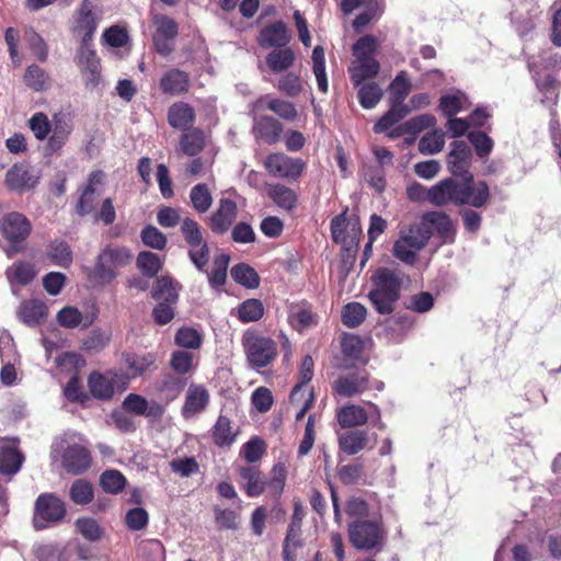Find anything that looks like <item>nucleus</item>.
Wrapping results in <instances>:
<instances>
[{"label":"nucleus","mask_w":561,"mask_h":561,"mask_svg":"<svg viewBox=\"0 0 561 561\" xmlns=\"http://www.w3.org/2000/svg\"><path fill=\"white\" fill-rule=\"evenodd\" d=\"M491 199L490 187L485 181L474 183L469 174L466 181L447 178L428 188V202L434 206L454 204L470 205L474 208L484 207Z\"/></svg>","instance_id":"f257e3e1"},{"label":"nucleus","mask_w":561,"mask_h":561,"mask_svg":"<svg viewBox=\"0 0 561 561\" xmlns=\"http://www.w3.org/2000/svg\"><path fill=\"white\" fill-rule=\"evenodd\" d=\"M240 486L249 497L262 495L266 489L271 496L278 499L284 492L287 469L283 462H276L267 478L256 465L241 466L238 469Z\"/></svg>","instance_id":"f03ea898"},{"label":"nucleus","mask_w":561,"mask_h":561,"mask_svg":"<svg viewBox=\"0 0 561 561\" xmlns=\"http://www.w3.org/2000/svg\"><path fill=\"white\" fill-rule=\"evenodd\" d=\"M373 288L367 297L379 314H391L401 297L402 277L389 267L377 268L370 277Z\"/></svg>","instance_id":"7ed1b4c3"},{"label":"nucleus","mask_w":561,"mask_h":561,"mask_svg":"<svg viewBox=\"0 0 561 561\" xmlns=\"http://www.w3.org/2000/svg\"><path fill=\"white\" fill-rule=\"evenodd\" d=\"M241 343L249 366L255 370L270 366L278 355L277 342L254 329L244 331Z\"/></svg>","instance_id":"20e7f679"},{"label":"nucleus","mask_w":561,"mask_h":561,"mask_svg":"<svg viewBox=\"0 0 561 561\" xmlns=\"http://www.w3.org/2000/svg\"><path fill=\"white\" fill-rule=\"evenodd\" d=\"M432 234V228L424 220L401 230L393 244V255L405 264H414L417 252L426 247Z\"/></svg>","instance_id":"39448f33"},{"label":"nucleus","mask_w":561,"mask_h":561,"mask_svg":"<svg viewBox=\"0 0 561 561\" xmlns=\"http://www.w3.org/2000/svg\"><path fill=\"white\" fill-rule=\"evenodd\" d=\"M348 538L357 550L383 549L387 539V529L381 520L359 519L348 525Z\"/></svg>","instance_id":"423d86ee"},{"label":"nucleus","mask_w":561,"mask_h":561,"mask_svg":"<svg viewBox=\"0 0 561 561\" xmlns=\"http://www.w3.org/2000/svg\"><path fill=\"white\" fill-rule=\"evenodd\" d=\"M181 232L190 247L188 257L195 267L201 272H206L205 267L209 261L210 250L207 241L203 238L202 227L190 217L181 221Z\"/></svg>","instance_id":"0eeeda50"},{"label":"nucleus","mask_w":561,"mask_h":561,"mask_svg":"<svg viewBox=\"0 0 561 561\" xmlns=\"http://www.w3.org/2000/svg\"><path fill=\"white\" fill-rule=\"evenodd\" d=\"M0 231L10 243L13 252L23 251L21 245L31 234L32 224L28 218L19 211L5 214L0 221Z\"/></svg>","instance_id":"6e6552de"},{"label":"nucleus","mask_w":561,"mask_h":561,"mask_svg":"<svg viewBox=\"0 0 561 561\" xmlns=\"http://www.w3.org/2000/svg\"><path fill=\"white\" fill-rule=\"evenodd\" d=\"M66 515V506L62 500L54 493H43L35 502L33 525L39 530L49 524L60 522Z\"/></svg>","instance_id":"1a4fd4ad"},{"label":"nucleus","mask_w":561,"mask_h":561,"mask_svg":"<svg viewBox=\"0 0 561 561\" xmlns=\"http://www.w3.org/2000/svg\"><path fill=\"white\" fill-rule=\"evenodd\" d=\"M264 167L273 176L296 182L306 169V162L300 158H293L285 153L276 152L266 157Z\"/></svg>","instance_id":"9d476101"},{"label":"nucleus","mask_w":561,"mask_h":561,"mask_svg":"<svg viewBox=\"0 0 561 561\" xmlns=\"http://www.w3.org/2000/svg\"><path fill=\"white\" fill-rule=\"evenodd\" d=\"M305 515L306 513L302 504L300 502H295L290 523L282 547L284 561H296L297 550L304 547L301 536Z\"/></svg>","instance_id":"9b49d317"},{"label":"nucleus","mask_w":561,"mask_h":561,"mask_svg":"<svg viewBox=\"0 0 561 561\" xmlns=\"http://www.w3.org/2000/svg\"><path fill=\"white\" fill-rule=\"evenodd\" d=\"M156 32L152 36L154 50L163 56H170L174 50V41L179 34V24L168 15L154 18Z\"/></svg>","instance_id":"f8f14e48"},{"label":"nucleus","mask_w":561,"mask_h":561,"mask_svg":"<svg viewBox=\"0 0 561 561\" xmlns=\"http://www.w3.org/2000/svg\"><path fill=\"white\" fill-rule=\"evenodd\" d=\"M369 380L370 376L366 370L352 371L335 379L332 389L341 397L352 398L368 390Z\"/></svg>","instance_id":"ddd939ff"},{"label":"nucleus","mask_w":561,"mask_h":561,"mask_svg":"<svg viewBox=\"0 0 561 561\" xmlns=\"http://www.w3.org/2000/svg\"><path fill=\"white\" fill-rule=\"evenodd\" d=\"M450 147L451 150L447 156L448 170L454 176L462 178V181H466L467 176L471 174L469 172L472 159L471 149L463 140H455Z\"/></svg>","instance_id":"4468645a"},{"label":"nucleus","mask_w":561,"mask_h":561,"mask_svg":"<svg viewBox=\"0 0 561 561\" xmlns=\"http://www.w3.org/2000/svg\"><path fill=\"white\" fill-rule=\"evenodd\" d=\"M237 215V203L231 198H220L218 207L209 217V229L217 234L227 232L234 222Z\"/></svg>","instance_id":"2eb2a0df"},{"label":"nucleus","mask_w":561,"mask_h":561,"mask_svg":"<svg viewBox=\"0 0 561 561\" xmlns=\"http://www.w3.org/2000/svg\"><path fill=\"white\" fill-rule=\"evenodd\" d=\"M122 359L126 367V375L124 376L126 380L139 378L157 369V355L151 352L145 354L125 352Z\"/></svg>","instance_id":"dca6fc26"},{"label":"nucleus","mask_w":561,"mask_h":561,"mask_svg":"<svg viewBox=\"0 0 561 561\" xmlns=\"http://www.w3.org/2000/svg\"><path fill=\"white\" fill-rule=\"evenodd\" d=\"M290 39V31L287 24L280 20L263 26L256 37V42L262 48L285 47Z\"/></svg>","instance_id":"f3484780"},{"label":"nucleus","mask_w":561,"mask_h":561,"mask_svg":"<svg viewBox=\"0 0 561 561\" xmlns=\"http://www.w3.org/2000/svg\"><path fill=\"white\" fill-rule=\"evenodd\" d=\"M75 61L89 88H96L101 83V60L95 50H78Z\"/></svg>","instance_id":"a211bd4d"},{"label":"nucleus","mask_w":561,"mask_h":561,"mask_svg":"<svg viewBox=\"0 0 561 561\" xmlns=\"http://www.w3.org/2000/svg\"><path fill=\"white\" fill-rule=\"evenodd\" d=\"M105 174L102 170L92 171L85 186L82 188L80 198L76 204V213L83 217L95 211L96 186L102 185Z\"/></svg>","instance_id":"6ab92c4d"},{"label":"nucleus","mask_w":561,"mask_h":561,"mask_svg":"<svg viewBox=\"0 0 561 561\" xmlns=\"http://www.w3.org/2000/svg\"><path fill=\"white\" fill-rule=\"evenodd\" d=\"M159 89L165 95H184L191 89V76L185 70L170 68L160 78Z\"/></svg>","instance_id":"aec40b11"},{"label":"nucleus","mask_w":561,"mask_h":561,"mask_svg":"<svg viewBox=\"0 0 561 561\" xmlns=\"http://www.w3.org/2000/svg\"><path fill=\"white\" fill-rule=\"evenodd\" d=\"M118 374L114 370L106 373L92 371L88 377L89 391L93 398L101 401H108L115 394V383Z\"/></svg>","instance_id":"412c9836"},{"label":"nucleus","mask_w":561,"mask_h":561,"mask_svg":"<svg viewBox=\"0 0 561 561\" xmlns=\"http://www.w3.org/2000/svg\"><path fill=\"white\" fill-rule=\"evenodd\" d=\"M91 465V453L84 446L70 445L64 451L62 466L68 473L81 474L89 470Z\"/></svg>","instance_id":"4be33fe9"},{"label":"nucleus","mask_w":561,"mask_h":561,"mask_svg":"<svg viewBox=\"0 0 561 561\" xmlns=\"http://www.w3.org/2000/svg\"><path fill=\"white\" fill-rule=\"evenodd\" d=\"M209 400L210 396L205 386L191 383L185 396L184 404L182 407V416L184 419H191L202 413L208 407Z\"/></svg>","instance_id":"5701e85b"},{"label":"nucleus","mask_w":561,"mask_h":561,"mask_svg":"<svg viewBox=\"0 0 561 561\" xmlns=\"http://www.w3.org/2000/svg\"><path fill=\"white\" fill-rule=\"evenodd\" d=\"M4 184L8 190L22 193L34 188L37 178L32 174L27 165L15 163L7 171Z\"/></svg>","instance_id":"b1692460"},{"label":"nucleus","mask_w":561,"mask_h":561,"mask_svg":"<svg viewBox=\"0 0 561 561\" xmlns=\"http://www.w3.org/2000/svg\"><path fill=\"white\" fill-rule=\"evenodd\" d=\"M239 432V427L233 426L232 421L227 415L219 414L210 430V435L215 446L229 448L236 443Z\"/></svg>","instance_id":"393cba45"},{"label":"nucleus","mask_w":561,"mask_h":561,"mask_svg":"<svg viewBox=\"0 0 561 561\" xmlns=\"http://www.w3.org/2000/svg\"><path fill=\"white\" fill-rule=\"evenodd\" d=\"M167 117L172 128L184 131L193 127L196 113L191 104L178 101L168 108Z\"/></svg>","instance_id":"a878e982"},{"label":"nucleus","mask_w":561,"mask_h":561,"mask_svg":"<svg viewBox=\"0 0 561 561\" xmlns=\"http://www.w3.org/2000/svg\"><path fill=\"white\" fill-rule=\"evenodd\" d=\"M423 220L431 228L432 226L435 228L437 236L443 242H455L457 228L449 215L444 211H430L423 216Z\"/></svg>","instance_id":"bb28decb"},{"label":"nucleus","mask_w":561,"mask_h":561,"mask_svg":"<svg viewBox=\"0 0 561 561\" xmlns=\"http://www.w3.org/2000/svg\"><path fill=\"white\" fill-rule=\"evenodd\" d=\"M186 379L175 374H163L154 383L156 392L167 403L174 401L184 390Z\"/></svg>","instance_id":"cd10ccee"},{"label":"nucleus","mask_w":561,"mask_h":561,"mask_svg":"<svg viewBox=\"0 0 561 561\" xmlns=\"http://www.w3.org/2000/svg\"><path fill=\"white\" fill-rule=\"evenodd\" d=\"M336 420L342 428L352 430L368 422V412L362 405L348 403L337 410Z\"/></svg>","instance_id":"c85d7f7f"},{"label":"nucleus","mask_w":561,"mask_h":561,"mask_svg":"<svg viewBox=\"0 0 561 561\" xmlns=\"http://www.w3.org/2000/svg\"><path fill=\"white\" fill-rule=\"evenodd\" d=\"M368 434L363 430H348L337 438L339 451L347 456H354L367 447Z\"/></svg>","instance_id":"c756f323"},{"label":"nucleus","mask_w":561,"mask_h":561,"mask_svg":"<svg viewBox=\"0 0 561 561\" xmlns=\"http://www.w3.org/2000/svg\"><path fill=\"white\" fill-rule=\"evenodd\" d=\"M314 360L311 355L304 356L298 371V382L293 388L289 394V401L291 404L299 403L300 399L305 397L306 392L310 388L307 385L313 377Z\"/></svg>","instance_id":"7c9ffc66"},{"label":"nucleus","mask_w":561,"mask_h":561,"mask_svg":"<svg viewBox=\"0 0 561 561\" xmlns=\"http://www.w3.org/2000/svg\"><path fill=\"white\" fill-rule=\"evenodd\" d=\"M118 273L108 260L102 259V252L99 253L93 267L87 268L88 279L94 286H104L113 282Z\"/></svg>","instance_id":"2f4dec72"},{"label":"nucleus","mask_w":561,"mask_h":561,"mask_svg":"<svg viewBox=\"0 0 561 561\" xmlns=\"http://www.w3.org/2000/svg\"><path fill=\"white\" fill-rule=\"evenodd\" d=\"M253 129L256 138L268 145H274L280 139L283 125L276 118L264 115L255 122Z\"/></svg>","instance_id":"473e14b6"},{"label":"nucleus","mask_w":561,"mask_h":561,"mask_svg":"<svg viewBox=\"0 0 561 561\" xmlns=\"http://www.w3.org/2000/svg\"><path fill=\"white\" fill-rule=\"evenodd\" d=\"M180 147L184 154L195 157L206 147V136L203 129L192 127L180 136Z\"/></svg>","instance_id":"72a5a7b5"},{"label":"nucleus","mask_w":561,"mask_h":561,"mask_svg":"<svg viewBox=\"0 0 561 561\" xmlns=\"http://www.w3.org/2000/svg\"><path fill=\"white\" fill-rule=\"evenodd\" d=\"M380 70V64L376 59H356L348 68L351 81L355 87L365 80L375 78Z\"/></svg>","instance_id":"f704fd0d"},{"label":"nucleus","mask_w":561,"mask_h":561,"mask_svg":"<svg viewBox=\"0 0 561 561\" xmlns=\"http://www.w3.org/2000/svg\"><path fill=\"white\" fill-rule=\"evenodd\" d=\"M268 197L282 209L286 211L294 210L298 205L297 193L280 183L271 184L267 188Z\"/></svg>","instance_id":"c9c22d12"},{"label":"nucleus","mask_w":561,"mask_h":561,"mask_svg":"<svg viewBox=\"0 0 561 561\" xmlns=\"http://www.w3.org/2000/svg\"><path fill=\"white\" fill-rule=\"evenodd\" d=\"M295 60V53L287 46L274 48L265 58L268 69L274 73H280L288 70L294 65Z\"/></svg>","instance_id":"e433bc0d"},{"label":"nucleus","mask_w":561,"mask_h":561,"mask_svg":"<svg viewBox=\"0 0 561 561\" xmlns=\"http://www.w3.org/2000/svg\"><path fill=\"white\" fill-rule=\"evenodd\" d=\"M24 455L15 447H0V473L14 476L18 473L24 462Z\"/></svg>","instance_id":"4c0bfd02"},{"label":"nucleus","mask_w":561,"mask_h":561,"mask_svg":"<svg viewBox=\"0 0 561 561\" xmlns=\"http://www.w3.org/2000/svg\"><path fill=\"white\" fill-rule=\"evenodd\" d=\"M411 108L409 105L390 103L389 110L375 123L373 129L376 134L388 131L393 125L403 119Z\"/></svg>","instance_id":"58836bf2"},{"label":"nucleus","mask_w":561,"mask_h":561,"mask_svg":"<svg viewBox=\"0 0 561 561\" xmlns=\"http://www.w3.org/2000/svg\"><path fill=\"white\" fill-rule=\"evenodd\" d=\"M5 274L11 283L26 286L34 280L37 273L33 263L18 261L7 270Z\"/></svg>","instance_id":"ea45409f"},{"label":"nucleus","mask_w":561,"mask_h":561,"mask_svg":"<svg viewBox=\"0 0 561 561\" xmlns=\"http://www.w3.org/2000/svg\"><path fill=\"white\" fill-rule=\"evenodd\" d=\"M19 314L25 324L35 327L47 316V307L41 300H28L21 305Z\"/></svg>","instance_id":"a19ab883"},{"label":"nucleus","mask_w":561,"mask_h":561,"mask_svg":"<svg viewBox=\"0 0 561 561\" xmlns=\"http://www.w3.org/2000/svg\"><path fill=\"white\" fill-rule=\"evenodd\" d=\"M192 208L198 214H205L213 205V195L207 184L198 183L190 191Z\"/></svg>","instance_id":"79ce46f5"},{"label":"nucleus","mask_w":561,"mask_h":561,"mask_svg":"<svg viewBox=\"0 0 561 561\" xmlns=\"http://www.w3.org/2000/svg\"><path fill=\"white\" fill-rule=\"evenodd\" d=\"M230 274L236 283L247 288L254 289L260 285L259 274L252 266L245 263H238L232 266Z\"/></svg>","instance_id":"37998d69"},{"label":"nucleus","mask_w":561,"mask_h":561,"mask_svg":"<svg viewBox=\"0 0 561 561\" xmlns=\"http://www.w3.org/2000/svg\"><path fill=\"white\" fill-rule=\"evenodd\" d=\"M151 296L157 301H169L176 304L179 294L173 285V280L169 276H161L157 278L156 284L151 290Z\"/></svg>","instance_id":"c03bdc74"},{"label":"nucleus","mask_w":561,"mask_h":561,"mask_svg":"<svg viewBox=\"0 0 561 561\" xmlns=\"http://www.w3.org/2000/svg\"><path fill=\"white\" fill-rule=\"evenodd\" d=\"M290 324L294 329L304 331L318 324V314L312 311L309 304L302 302L298 306L297 310L291 313Z\"/></svg>","instance_id":"a18cd8bd"},{"label":"nucleus","mask_w":561,"mask_h":561,"mask_svg":"<svg viewBox=\"0 0 561 561\" xmlns=\"http://www.w3.org/2000/svg\"><path fill=\"white\" fill-rule=\"evenodd\" d=\"M358 87L357 99L363 108H374L382 99L383 92L378 83L368 82Z\"/></svg>","instance_id":"49530a36"},{"label":"nucleus","mask_w":561,"mask_h":561,"mask_svg":"<svg viewBox=\"0 0 561 561\" xmlns=\"http://www.w3.org/2000/svg\"><path fill=\"white\" fill-rule=\"evenodd\" d=\"M137 268L148 278L156 277L162 270L160 256L150 251H141L136 260Z\"/></svg>","instance_id":"de8ad7c7"},{"label":"nucleus","mask_w":561,"mask_h":561,"mask_svg":"<svg viewBox=\"0 0 561 561\" xmlns=\"http://www.w3.org/2000/svg\"><path fill=\"white\" fill-rule=\"evenodd\" d=\"M389 90V103L407 105L404 101L411 91V83L404 71H401L397 75V77L391 82Z\"/></svg>","instance_id":"09e8293b"},{"label":"nucleus","mask_w":561,"mask_h":561,"mask_svg":"<svg viewBox=\"0 0 561 561\" xmlns=\"http://www.w3.org/2000/svg\"><path fill=\"white\" fill-rule=\"evenodd\" d=\"M445 134L440 129L426 133L419 141V151L422 154H435L443 150Z\"/></svg>","instance_id":"8fccbe9b"},{"label":"nucleus","mask_w":561,"mask_h":561,"mask_svg":"<svg viewBox=\"0 0 561 561\" xmlns=\"http://www.w3.org/2000/svg\"><path fill=\"white\" fill-rule=\"evenodd\" d=\"M101 252L102 259L108 260L116 270L130 264L133 259L131 251L124 245H106Z\"/></svg>","instance_id":"3c124183"},{"label":"nucleus","mask_w":561,"mask_h":561,"mask_svg":"<svg viewBox=\"0 0 561 561\" xmlns=\"http://www.w3.org/2000/svg\"><path fill=\"white\" fill-rule=\"evenodd\" d=\"M264 316V306L259 299H247L238 309V318L242 323L256 322Z\"/></svg>","instance_id":"603ef678"},{"label":"nucleus","mask_w":561,"mask_h":561,"mask_svg":"<svg viewBox=\"0 0 561 561\" xmlns=\"http://www.w3.org/2000/svg\"><path fill=\"white\" fill-rule=\"evenodd\" d=\"M49 259L58 266L69 267L73 261L72 250L66 241H53L49 244Z\"/></svg>","instance_id":"864d4df0"},{"label":"nucleus","mask_w":561,"mask_h":561,"mask_svg":"<svg viewBox=\"0 0 561 561\" xmlns=\"http://www.w3.org/2000/svg\"><path fill=\"white\" fill-rule=\"evenodd\" d=\"M100 485L106 493L118 494L126 485V478L118 470H105L100 477Z\"/></svg>","instance_id":"5fc2aeb1"},{"label":"nucleus","mask_w":561,"mask_h":561,"mask_svg":"<svg viewBox=\"0 0 561 561\" xmlns=\"http://www.w3.org/2000/svg\"><path fill=\"white\" fill-rule=\"evenodd\" d=\"M93 486L84 479H77L70 486L69 497L77 505H87L93 500Z\"/></svg>","instance_id":"6e6d98bb"},{"label":"nucleus","mask_w":561,"mask_h":561,"mask_svg":"<svg viewBox=\"0 0 561 561\" xmlns=\"http://www.w3.org/2000/svg\"><path fill=\"white\" fill-rule=\"evenodd\" d=\"M367 314V309L359 302H348L342 310V322L347 328H356L360 325Z\"/></svg>","instance_id":"4d7b16f0"},{"label":"nucleus","mask_w":561,"mask_h":561,"mask_svg":"<svg viewBox=\"0 0 561 561\" xmlns=\"http://www.w3.org/2000/svg\"><path fill=\"white\" fill-rule=\"evenodd\" d=\"M266 447L261 437L254 436L243 444L240 454L250 465H255L266 454Z\"/></svg>","instance_id":"13d9d810"},{"label":"nucleus","mask_w":561,"mask_h":561,"mask_svg":"<svg viewBox=\"0 0 561 561\" xmlns=\"http://www.w3.org/2000/svg\"><path fill=\"white\" fill-rule=\"evenodd\" d=\"M174 342L180 347L197 350L201 347L203 339L196 329L191 327H181L175 333Z\"/></svg>","instance_id":"bf43d9fd"},{"label":"nucleus","mask_w":561,"mask_h":561,"mask_svg":"<svg viewBox=\"0 0 561 561\" xmlns=\"http://www.w3.org/2000/svg\"><path fill=\"white\" fill-rule=\"evenodd\" d=\"M337 477L345 485L357 484L365 478V467L358 461L341 466L337 469Z\"/></svg>","instance_id":"052dcab7"},{"label":"nucleus","mask_w":561,"mask_h":561,"mask_svg":"<svg viewBox=\"0 0 561 561\" xmlns=\"http://www.w3.org/2000/svg\"><path fill=\"white\" fill-rule=\"evenodd\" d=\"M436 124V117L432 114H421L405 122V129H408L409 135L412 136L411 139H405L408 145L414 142L415 137L419 133L423 131L428 127H433Z\"/></svg>","instance_id":"680f3d73"},{"label":"nucleus","mask_w":561,"mask_h":561,"mask_svg":"<svg viewBox=\"0 0 561 561\" xmlns=\"http://www.w3.org/2000/svg\"><path fill=\"white\" fill-rule=\"evenodd\" d=\"M170 367L178 376L183 377L190 374L194 369L193 355L182 350L174 351L171 354Z\"/></svg>","instance_id":"e2e57ef3"},{"label":"nucleus","mask_w":561,"mask_h":561,"mask_svg":"<svg viewBox=\"0 0 561 561\" xmlns=\"http://www.w3.org/2000/svg\"><path fill=\"white\" fill-rule=\"evenodd\" d=\"M64 394L68 401L85 405L89 401V394L83 390L82 382L78 375H73L67 382Z\"/></svg>","instance_id":"0e129e2a"},{"label":"nucleus","mask_w":561,"mask_h":561,"mask_svg":"<svg viewBox=\"0 0 561 561\" xmlns=\"http://www.w3.org/2000/svg\"><path fill=\"white\" fill-rule=\"evenodd\" d=\"M378 42L374 35H364L353 45V53L356 59H375Z\"/></svg>","instance_id":"69168bd1"},{"label":"nucleus","mask_w":561,"mask_h":561,"mask_svg":"<svg viewBox=\"0 0 561 561\" xmlns=\"http://www.w3.org/2000/svg\"><path fill=\"white\" fill-rule=\"evenodd\" d=\"M467 137L474 147L476 153L479 158L483 159L489 157L494 145L491 137L481 130L470 131Z\"/></svg>","instance_id":"338daca9"},{"label":"nucleus","mask_w":561,"mask_h":561,"mask_svg":"<svg viewBox=\"0 0 561 561\" xmlns=\"http://www.w3.org/2000/svg\"><path fill=\"white\" fill-rule=\"evenodd\" d=\"M28 128L38 140H44L51 131V124L48 116L43 112H37L27 121Z\"/></svg>","instance_id":"774afa93"}]
</instances>
